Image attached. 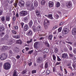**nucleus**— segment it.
Instances as JSON below:
<instances>
[{"mask_svg": "<svg viewBox=\"0 0 76 76\" xmlns=\"http://www.w3.org/2000/svg\"><path fill=\"white\" fill-rule=\"evenodd\" d=\"M11 65L9 63H7V64H5L4 65V68L5 70H9L10 68Z\"/></svg>", "mask_w": 76, "mask_h": 76, "instance_id": "1", "label": "nucleus"}, {"mask_svg": "<svg viewBox=\"0 0 76 76\" xmlns=\"http://www.w3.org/2000/svg\"><path fill=\"white\" fill-rule=\"evenodd\" d=\"M7 58V54L5 53H3L0 56V58L2 60H5Z\"/></svg>", "mask_w": 76, "mask_h": 76, "instance_id": "2", "label": "nucleus"}, {"mask_svg": "<svg viewBox=\"0 0 76 76\" xmlns=\"http://www.w3.org/2000/svg\"><path fill=\"white\" fill-rule=\"evenodd\" d=\"M28 15V12L26 11H22L20 12V15L21 16H25Z\"/></svg>", "mask_w": 76, "mask_h": 76, "instance_id": "3", "label": "nucleus"}, {"mask_svg": "<svg viewBox=\"0 0 76 76\" xmlns=\"http://www.w3.org/2000/svg\"><path fill=\"white\" fill-rule=\"evenodd\" d=\"M69 30L68 28H64L63 29L62 31L63 34L65 35L66 34H67L69 33Z\"/></svg>", "mask_w": 76, "mask_h": 76, "instance_id": "4", "label": "nucleus"}, {"mask_svg": "<svg viewBox=\"0 0 76 76\" xmlns=\"http://www.w3.org/2000/svg\"><path fill=\"white\" fill-rule=\"evenodd\" d=\"M61 57L63 58H66L68 59L69 58V56L67 53H64L62 54Z\"/></svg>", "mask_w": 76, "mask_h": 76, "instance_id": "5", "label": "nucleus"}, {"mask_svg": "<svg viewBox=\"0 0 76 76\" xmlns=\"http://www.w3.org/2000/svg\"><path fill=\"white\" fill-rule=\"evenodd\" d=\"M44 58L41 57H39L37 60V62L38 63H41L42 61H44Z\"/></svg>", "mask_w": 76, "mask_h": 76, "instance_id": "6", "label": "nucleus"}, {"mask_svg": "<svg viewBox=\"0 0 76 76\" xmlns=\"http://www.w3.org/2000/svg\"><path fill=\"white\" fill-rule=\"evenodd\" d=\"M19 5L20 7H23L25 5V2H24V1H20L19 2Z\"/></svg>", "mask_w": 76, "mask_h": 76, "instance_id": "7", "label": "nucleus"}, {"mask_svg": "<svg viewBox=\"0 0 76 76\" xmlns=\"http://www.w3.org/2000/svg\"><path fill=\"white\" fill-rule=\"evenodd\" d=\"M44 25H49L50 24V22L48 20L45 19L44 21Z\"/></svg>", "mask_w": 76, "mask_h": 76, "instance_id": "8", "label": "nucleus"}, {"mask_svg": "<svg viewBox=\"0 0 76 76\" xmlns=\"http://www.w3.org/2000/svg\"><path fill=\"white\" fill-rule=\"evenodd\" d=\"M72 34L73 35H76V28H74L72 31Z\"/></svg>", "mask_w": 76, "mask_h": 76, "instance_id": "9", "label": "nucleus"}, {"mask_svg": "<svg viewBox=\"0 0 76 76\" xmlns=\"http://www.w3.org/2000/svg\"><path fill=\"white\" fill-rule=\"evenodd\" d=\"M29 29V27L28 25H26L24 27V30L25 31H26Z\"/></svg>", "mask_w": 76, "mask_h": 76, "instance_id": "10", "label": "nucleus"}, {"mask_svg": "<svg viewBox=\"0 0 76 76\" xmlns=\"http://www.w3.org/2000/svg\"><path fill=\"white\" fill-rule=\"evenodd\" d=\"M13 50L15 53H18L19 50L18 48H17L16 47H15L14 48Z\"/></svg>", "mask_w": 76, "mask_h": 76, "instance_id": "11", "label": "nucleus"}, {"mask_svg": "<svg viewBox=\"0 0 76 76\" xmlns=\"http://www.w3.org/2000/svg\"><path fill=\"white\" fill-rule=\"evenodd\" d=\"M7 48H8V47H7V46H3L2 49L4 51H5L7 50Z\"/></svg>", "mask_w": 76, "mask_h": 76, "instance_id": "12", "label": "nucleus"}, {"mask_svg": "<svg viewBox=\"0 0 76 76\" xmlns=\"http://www.w3.org/2000/svg\"><path fill=\"white\" fill-rule=\"evenodd\" d=\"M54 4V3L52 1H50L49 2V6L50 7H51L53 6V4Z\"/></svg>", "mask_w": 76, "mask_h": 76, "instance_id": "13", "label": "nucleus"}, {"mask_svg": "<svg viewBox=\"0 0 76 76\" xmlns=\"http://www.w3.org/2000/svg\"><path fill=\"white\" fill-rule=\"evenodd\" d=\"M32 31L31 30H30L29 31L28 33L26 35H29V36H31L32 35Z\"/></svg>", "mask_w": 76, "mask_h": 76, "instance_id": "14", "label": "nucleus"}, {"mask_svg": "<svg viewBox=\"0 0 76 76\" xmlns=\"http://www.w3.org/2000/svg\"><path fill=\"white\" fill-rule=\"evenodd\" d=\"M34 5L35 7H37V6H38V2H37V1L36 0L34 1Z\"/></svg>", "mask_w": 76, "mask_h": 76, "instance_id": "15", "label": "nucleus"}, {"mask_svg": "<svg viewBox=\"0 0 76 76\" xmlns=\"http://www.w3.org/2000/svg\"><path fill=\"white\" fill-rule=\"evenodd\" d=\"M72 3H71L70 2L68 3L67 5V7H68V8H70V7H72Z\"/></svg>", "mask_w": 76, "mask_h": 76, "instance_id": "16", "label": "nucleus"}, {"mask_svg": "<svg viewBox=\"0 0 76 76\" xmlns=\"http://www.w3.org/2000/svg\"><path fill=\"white\" fill-rule=\"evenodd\" d=\"M56 7H59L60 6V3L59 2L57 1L56 3Z\"/></svg>", "mask_w": 76, "mask_h": 76, "instance_id": "17", "label": "nucleus"}, {"mask_svg": "<svg viewBox=\"0 0 76 76\" xmlns=\"http://www.w3.org/2000/svg\"><path fill=\"white\" fill-rule=\"evenodd\" d=\"M53 15L52 14H49L48 15L47 17L50 19H53Z\"/></svg>", "mask_w": 76, "mask_h": 76, "instance_id": "18", "label": "nucleus"}, {"mask_svg": "<svg viewBox=\"0 0 76 76\" xmlns=\"http://www.w3.org/2000/svg\"><path fill=\"white\" fill-rule=\"evenodd\" d=\"M38 43H39V42H36L34 43V48H37Z\"/></svg>", "mask_w": 76, "mask_h": 76, "instance_id": "19", "label": "nucleus"}, {"mask_svg": "<svg viewBox=\"0 0 76 76\" xmlns=\"http://www.w3.org/2000/svg\"><path fill=\"white\" fill-rule=\"evenodd\" d=\"M33 24V22H32V20H31L29 22V27H31Z\"/></svg>", "mask_w": 76, "mask_h": 76, "instance_id": "20", "label": "nucleus"}, {"mask_svg": "<svg viewBox=\"0 0 76 76\" xmlns=\"http://www.w3.org/2000/svg\"><path fill=\"white\" fill-rule=\"evenodd\" d=\"M42 29V28L41 27V26H38L37 27V31H41V30Z\"/></svg>", "mask_w": 76, "mask_h": 76, "instance_id": "21", "label": "nucleus"}, {"mask_svg": "<svg viewBox=\"0 0 76 76\" xmlns=\"http://www.w3.org/2000/svg\"><path fill=\"white\" fill-rule=\"evenodd\" d=\"M18 75L17 74V72L16 70H14L13 73V76H18Z\"/></svg>", "mask_w": 76, "mask_h": 76, "instance_id": "22", "label": "nucleus"}, {"mask_svg": "<svg viewBox=\"0 0 76 76\" xmlns=\"http://www.w3.org/2000/svg\"><path fill=\"white\" fill-rule=\"evenodd\" d=\"M16 43L17 44H22V41L20 40H17L16 41Z\"/></svg>", "mask_w": 76, "mask_h": 76, "instance_id": "23", "label": "nucleus"}, {"mask_svg": "<svg viewBox=\"0 0 76 76\" xmlns=\"http://www.w3.org/2000/svg\"><path fill=\"white\" fill-rule=\"evenodd\" d=\"M4 28L3 27H0V31L1 32L2 31H4Z\"/></svg>", "mask_w": 76, "mask_h": 76, "instance_id": "24", "label": "nucleus"}, {"mask_svg": "<svg viewBox=\"0 0 76 76\" xmlns=\"http://www.w3.org/2000/svg\"><path fill=\"white\" fill-rule=\"evenodd\" d=\"M45 4V1L44 0H42L41 2V4L42 5H44Z\"/></svg>", "mask_w": 76, "mask_h": 76, "instance_id": "25", "label": "nucleus"}, {"mask_svg": "<svg viewBox=\"0 0 76 76\" xmlns=\"http://www.w3.org/2000/svg\"><path fill=\"white\" fill-rule=\"evenodd\" d=\"M26 7H28L30 6V3L29 2H26Z\"/></svg>", "mask_w": 76, "mask_h": 76, "instance_id": "26", "label": "nucleus"}, {"mask_svg": "<svg viewBox=\"0 0 76 76\" xmlns=\"http://www.w3.org/2000/svg\"><path fill=\"white\" fill-rule=\"evenodd\" d=\"M48 38L50 40H51L52 39V38H53V35H49L48 37Z\"/></svg>", "mask_w": 76, "mask_h": 76, "instance_id": "27", "label": "nucleus"}, {"mask_svg": "<svg viewBox=\"0 0 76 76\" xmlns=\"http://www.w3.org/2000/svg\"><path fill=\"white\" fill-rule=\"evenodd\" d=\"M49 25L44 24V26L45 29H48V26Z\"/></svg>", "mask_w": 76, "mask_h": 76, "instance_id": "28", "label": "nucleus"}, {"mask_svg": "<svg viewBox=\"0 0 76 76\" xmlns=\"http://www.w3.org/2000/svg\"><path fill=\"white\" fill-rule=\"evenodd\" d=\"M8 2L10 4H12L13 2V1L12 0H8Z\"/></svg>", "mask_w": 76, "mask_h": 76, "instance_id": "29", "label": "nucleus"}, {"mask_svg": "<svg viewBox=\"0 0 76 76\" xmlns=\"http://www.w3.org/2000/svg\"><path fill=\"white\" fill-rule=\"evenodd\" d=\"M44 51L46 53H48L49 52V50L48 49H45Z\"/></svg>", "mask_w": 76, "mask_h": 76, "instance_id": "30", "label": "nucleus"}, {"mask_svg": "<svg viewBox=\"0 0 76 76\" xmlns=\"http://www.w3.org/2000/svg\"><path fill=\"white\" fill-rule=\"evenodd\" d=\"M6 20L7 21H10V17L8 16L6 17Z\"/></svg>", "mask_w": 76, "mask_h": 76, "instance_id": "31", "label": "nucleus"}, {"mask_svg": "<svg viewBox=\"0 0 76 76\" xmlns=\"http://www.w3.org/2000/svg\"><path fill=\"white\" fill-rule=\"evenodd\" d=\"M26 72H27L26 70H24L21 73V74H22L23 75H24V74H25V73H26Z\"/></svg>", "mask_w": 76, "mask_h": 76, "instance_id": "32", "label": "nucleus"}, {"mask_svg": "<svg viewBox=\"0 0 76 76\" xmlns=\"http://www.w3.org/2000/svg\"><path fill=\"white\" fill-rule=\"evenodd\" d=\"M48 67V62H46L45 64V68H47Z\"/></svg>", "mask_w": 76, "mask_h": 76, "instance_id": "33", "label": "nucleus"}, {"mask_svg": "<svg viewBox=\"0 0 76 76\" xmlns=\"http://www.w3.org/2000/svg\"><path fill=\"white\" fill-rule=\"evenodd\" d=\"M35 12L36 15H37V14H38V13H40L39 11H38V10H36L35 11Z\"/></svg>", "mask_w": 76, "mask_h": 76, "instance_id": "34", "label": "nucleus"}, {"mask_svg": "<svg viewBox=\"0 0 76 76\" xmlns=\"http://www.w3.org/2000/svg\"><path fill=\"white\" fill-rule=\"evenodd\" d=\"M12 34H17V32L14 30L12 31Z\"/></svg>", "mask_w": 76, "mask_h": 76, "instance_id": "35", "label": "nucleus"}, {"mask_svg": "<svg viewBox=\"0 0 76 76\" xmlns=\"http://www.w3.org/2000/svg\"><path fill=\"white\" fill-rule=\"evenodd\" d=\"M58 25H56L53 28V30L55 29H56L57 28H58Z\"/></svg>", "mask_w": 76, "mask_h": 76, "instance_id": "36", "label": "nucleus"}, {"mask_svg": "<svg viewBox=\"0 0 76 76\" xmlns=\"http://www.w3.org/2000/svg\"><path fill=\"white\" fill-rule=\"evenodd\" d=\"M46 73L47 75H49V73H50V71L49 70H47L46 72Z\"/></svg>", "mask_w": 76, "mask_h": 76, "instance_id": "37", "label": "nucleus"}, {"mask_svg": "<svg viewBox=\"0 0 76 76\" xmlns=\"http://www.w3.org/2000/svg\"><path fill=\"white\" fill-rule=\"evenodd\" d=\"M9 37V35L6 34L4 36V38H5V39H6L7 38H8Z\"/></svg>", "mask_w": 76, "mask_h": 76, "instance_id": "38", "label": "nucleus"}, {"mask_svg": "<svg viewBox=\"0 0 76 76\" xmlns=\"http://www.w3.org/2000/svg\"><path fill=\"white\" fill-rule=\"evenodd\" d=\"M32 39H31L30 41H27V44H30V43H31V42H32Z\"/></svg>", "mask_w": 76, "mask_h": 76, "instance_id": "39", "label": "nucleus"}, {"mask_svg": "<svg viewBox=\"0 0 76 76\" xmlns=\"http://www.w3.org/2000/svg\"><path fill=\"white\" fill-rule=\"evenodd\" d=\"M36 15L37 17H41V14H40V13L36 14Z\"/></svg>", "mask_w": 76, "mask_h": 76, "instance_id": "40", "label": "nucleus"}, {"mask_svg": "<svg viewBox=\"0 0 76 76\" xmlns=\"http://www.w3.org/2000/svg\"><path fill=\"white\" fill-rule=\"evenodd\" d=\"M8 6V4H7L6 5V6H5L4 7V10H7V6Z\"/></svg>", "mask_w": 76, "mask_h": 76, "instance_id": "41", "label": "nucleus"}, {"mask_svg": "<svg viewBox=\"0 0 76 76\" xmlns=\"http://www.w3.org/2000/svg\"><path fill=\"white\" fill-rule=\"evenodd\" d=\"M55 52L56 53H57L58 52V49H57V48H55Z\"/></svg>", "mask_w": 76, "mask_h": 76, "instance_id": "42", "label": "nucleus"}, {"mask_svg": "<svg viewBox=\"0 0 76 76\" xmlns=\"http://www.w3.org/2000/svg\"><path fill=\"white\" fill-rule=\"evenodd\" d=\"M68 47L69 48V50H70L71 51L72 50V47L70 45H69L68 46Z\"/></svg>", "mask_w": 76, "mask_h": 76, "instance_id": "43", "label": "nucleus"}, {"mask_svg": "<svg viewBox=\"0 0 76 76\" xmlns=\"http://www.w3.org/2000/svg\"><path fill=\"white\" fill-rule=\"evenodd\" d=\"M53 60H56V56H55V55H53Z\"/></svg>", "mask_w": 76, "mask_h": 76, "instance_id": "44", "label": "nucleus"}, {"mask_svg": "<svg viewBox=\"0 0 76 76\" xmlns=\"http://www.w3.org/2000/svg\"><path fill=\"white\" fill-rule=\"evenodd\" d=\"M20 24L21 25V28H23V25H24V23L23 22H21V23Z\"/></svg>", "mask_w": 76, "mask_h": 76, "instance_id": "45", "label": "nucleus"}, {"mask_svg": "<svg viewBox=\"0 0 76 76\" xmlns=\"http://www.w3.org/2000/svg\"><path fill=\"white\" fill-rule=\"evenodd\" d=\"M57 58L58 61H61V59H60V58L59 57H58V56L57 57Z\"/></svg>", "mask_w": 76, "mask_h": 76, "instance_id": "46", "label": "nucleus"}, {"mask_svg": "<svg viewBox=\"0 0 76 76\" xmlns=\"http://www.w3.org/2000/svg\"><path fill=\"white\" fill-rule=\"evenodd\" d=\"M72 66L74 67V69L76 68V64H73Z\"/></svg>", "mask_w": 76, "mask_h": 76, "instance_id": "47", "label": "nucleus"}, {"mask_svg": "<svg viewBox=\"0 0 76 76\" xmlns=\"http://www.w3.org/2000/svg\"><path fill=\"white\" fill-rule=\"evenodd\" d=\"M32 53H33V50H31L29 51L28 53V54H31Z\"/></svg>", "mask_w": 76, "mask_h": 76, "instance_id": "48", "label": "nucleus"}, {"mask_svg": "<svg viewBox=\"0 0 76 76\" xmlns=\"http://www.w3.org/2000/svg\"><path fill=\"white\" fill-rule=\"evenodd\" d=\"M24 22H26L27 21H28V19L27 18L25 17L24 18Z\"/></svg>", "mask_w": 76, "mask_h": 76, "instance_id": "49", "label": "nucleus"}, {"mask_svg": "<svg viewBox=\"0 0 76 76\" xmlns=\"http://www.w3.org/2000/svg\"><path fill=\"white\" fill-rule=\"evenodd\" d=\"M16 20V17L15 16H14L12 18V20L13 21H15V20Z\"/></svg>", "mask_w": 76, "mask_h": 76, "instance_id": "50", "label": "nucleus"}, {"mask_svg": "<svg viewBox=\"0 0 76 76\" xmlns=\"http://www.w3.org/2000/svg\"><path fill=\"white\" fill-rule=\"evenodd\" d=\"M9 54H13V52H12V50H10L9 51Z\"/></svg>", "mask_w": 76, "mask_h": 76, "instance_id": "51", "label": "nucleus"}, {"mask_svg": "<svg viewBox=\"0 0 76 76\" xmlns=\"http://www.w3.org/2000/svg\"><path fill=\"white\" fill-rule=\"evenodd\" d=\"M58 31L59 32H60L61 31V28L60 27L58 29Z\"/></svg>", "mask_w": 76, "mask_h": 76, "instance_id": "52", "label": "nucleus"}, {"mask_svg": "<svg viewBox=\"0 0 76 76\" xmlns=\"http://www.w3.org/2000/svg\"><path fill=\"white\" fill-rule=\"evenodd\" d=\"M64 22H61L60 24H59V26H60L61 25H63V24H64Z\"/></svg>", "mask_w": 76, "mask_h": 76, "instance_id": "53", "label": "nucleus"}, {"mask_svg": "<svg viewBox=\"0 0 76 76\" xmlns=\"http://www.w3.org/2000/svg\"><path fill=\"white\" fill-rule=\"evenodd\" d=\"M36 73V70H33L32 71V74H34V73Z\"/></svg>", "mask_w": 76, "mask_h": 76, "instance_id": "54", "label": "nucleus"}, {"mask_svg": "<svg viewBox=\"0 0 76 76\" xmlns=\"http://www.w3.org/2000/svg\"><path fill=\"white\" fill-rule=\"evenodd\" d=\"M16 39H18L20 38V36H19V35H18L17 36H16Z\"/></svg>", "mask_w": 76, "mask_h": 76, "instance_id": "55", "label": "nucleus"}, {"mask_svg": "<svg viewBox=\"0 0 76 76\" xmlns=\"http://www.w3.org/2000/svg\"><path fill=\"white\" fill-rule=\"evenodd\" d=\"M4 17H3L1 19V20H2V21H4Z\"/></svg>", "mask_w": 76, "mask_h": 76, "instance_id": "56", "label": "nucleus"}, {"mask_svg": "<svg viewBox=\"0 0 76 76\" xmlns=\"http://www.w3.org/2000/svg\"><path fill=\"white\" fill-rule=\"evenodd\" d=\"M18 29V26H16L15 27V30H17V29Z\"/></svg>", "mask_w": 76, "mask_h": 76, "instance_id": "57", "label": "nucleus"}, {"mask_svg": "<svg viewBox=\"0 0 76 76\" xmlns=\"http://www.w3.org/2000/svg\"><path fill=\"white\" fill-rule=\"evenodd\" d=\"M59 17V16H58V15L56 14L55 15V18H58Z\"/></svg>", "mask_w": 76, "mask_h": 76, "instance_id": "58", "label": "nucleus"}, {"mask_svg": "<svg viewBox=\"0 0 76 76\" xmlns=\"http://www.w3.org/2000/svg\"><path fill=\"white\" fill-rule=\"evenodd\" d=\"M32 62H30V63H28V64L29 66H31V65H32Z\"/></svg>", "mask_w": 76, "mask_h": 76, "instance_id": "59", "label": "nucleus"}, {"mask_svg": "<svg viewBox=\"0 0 76 76\" xmlns=\"http://www.w3.org/2000/svg\"><path fill=\"white\" fill-rule=\"evenodd\" d=\"M11 60H13V61H14V60H16V59H15V58L12 57L11 58Z\"/></svg>", "mask_w": 76, "mask_h": 76, "instance_id": "60", "label": "nucleus"}, {"mask_svg": "<svg viewBox=\"0 0 76 76\" xmlns=\"http://www.w3.org/2000/svg\"><path fill=\"white\" fill-rule=\"evenodd\" d=\"M69 56H70L71 57H73V55L72 54L69 53Z\"/></svg>", "mask_w": 76, "mask_h": 76, "instance_id": "61", "label": "nucleus"}, {"mask_svg": "<svg viewBox=\"0 0 76 76\" xmlns=\"http://www.w3.org/2000/svg\"><path fill=\"white\" fill-rule=\"evenodd\" d=\"M16 58L18 59L20 58V56L19 55H17L16 57Z\"/></svg>", "mask_w": 76, "mask_h": 76, "instance_id": "62", "label": "nucleus"}, {"mask_svg": "<svg viewBox=\"0 0 76 76\" xmlns=\"http://www.w3.org/2000/svg\"><path fill=\"white\" fill-rule=\"evenodd\" d=\"M3 66V63L1 62L0 63V67H1Z\"/></svg>", "mask_w": 76, "mask_h": 76, "instance_id": "63", "label": "nucleus"}, {"mask_svg": "<svg viewBox=\"0 0 76 76\" xmlns=\"http://www.w3.org/2000/svg\"><path fill=\"white\" fill-rule=\"evenodd\" d=\"M73 52L75 54H76V49H75L73 51Z\"/></svg>", "mask_w": 76, "mask_h": 76, "instance_id": "64", "label": "nucleus"}]
</instances>
